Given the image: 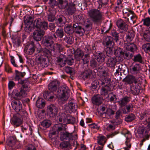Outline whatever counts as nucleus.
<instances>
[{"instance_id": "9b49d317", "label": "nucleus", "mask_w": 150, "mask_h": 150, "mask_svg": "<svg viewBox=\"0 0 150 150\" xmlns=\"http://www.w3.org/2000/svg\"><path fill=\"white\" fill-rule=\"evenodd\" d=\"M44 34L45 31L43 29H38L33 33V37L34 40L38 42L41 40Z\"/></svg>"}, {"instance_id": "09e8293b", "label": "nucleus", "mask_w": 150, "mask_h": 150, "mask_svg": "<svg viewBox=\"0 0 150 150\" xmlns=\"http://www.w3.org/2000/svg\"><path fill=\"white\" fill-rule=\"evenodd\" d=\"M65 70L67 73L71 75H74L75 73L74 69L72 67H65Z\"/></svg>"}, {"instance_id": "e433bc0d", "label": "nucleus", "mask_w": 150, "mask_h": 150, "mask_svg": "<svg viewBox=\"0 0 150 150\" xmlns=\"http://www.w3.org/2000/svg\"><path fill=\"white\" fill-rule=\"evenodd\" d=\"M64 30L66 33L69 35L73 34L74 32L71 24L67 25L64 27Z\"/></svg>"}, {"instance_id": "b1692460", "label": "nucleus", "mask_w": 150, "mask_h": 150, "mask_svg": "<svg viewBox=\"0 0 150 150\" xmlns=\"http://www.w3.org/2000/svg\"><path fill=\"white\" fill-rule=\"evenodd\" d=\"M130 70L132 73L133 74H140L139 72L141 70V68L140 65L138 64H136L134 65H133L130 67Z\"/></svg>"}, {"instance_id": "473e14b6", "label": "nucleus", "mask_w": 150, "mask_h": 150, "mask_svg": "<svg viewBox=\"0 0 150 150\" xmlns=\"http://www.w3.org/2000/svg\"><path fill=\"white\" fill-rule=\"evenodd\" d=\"M116 63V59L115 57L109 58L106 61L107 66L110 67H114Z\"/></svg>"}, {"instance_id": "6e6552de", "label": "nucleus", "mask_w": 150, "mask_h": 150, "mask_svg": "<svg viewBox=\"0 0 150 150\" xmlns=\"http://www.w3.org/2000/svg\"><path fill=\"white\" fill-rule=\"evenodd\" d=\"M33 27L34 28L47 30L48 28L47 22L45 21H42L40 18L36 19L33 24Z\"/></svg>"}, {"instance_id": "f03ea898", "label": "nucleus", "mask_w": 150, "mask_h": 150, "mask_svg": "<svg viewBox=\"0 0 150 150\" xmlns=\"http://www.w3.org/2000/svg\"><path fill=\"white\" fill-rule=\"evenodd\" d=\"M58 3L62 9H65V11L67 15H72L76 11V0L71 1L69 3L66 0H58Z\"/></svg>"}, {"instance_id": "3c124183", "label": "nucleus", "mask_w": 150, "mask_h": 150, "mask_svg": "<svg viewBox=\"0 0 150 150\" xmlns=\"http://www.w3.org/2000/svg\"><path fill=\"white\" fill-rule=\"evenodd\" d=\"M33 18L31 16L28 15H26L24 17V21L25 24H30L33 21Z\"/></svg>"}, {"instance_id": "4c0bfd02", "label": "nucleus", "mask_w": 150, "mask_h": 150, "mask_svg": "<svg viewBox=\"0 0 150 150\" xmlns=\"http://www.w3.org/2000/svg\"><path fill=\"white\" fill-rule=\"evenodd\" d=\"M133 108V105L132 104H129L125 105L122 109L123 113L127 114L132 111Z\"/></svg>"}, {"instance_id": "5701e85b", "label": "nucleus", "mask_w": 150, "mask_h": 150, "mask_svg": "<svg viewBox=\"0 0 150 150\" xmlns=\"http://www.w3.org/2000/svg\"><path fill=\"white\" fill-rule=\"evenodd\" d=\"M94 57L98 63L100 64L103 62L105 58V54L103 53H96Z\"/></svg>"}, {"instance_id": "c756f323", "label": "nucleus", "mask_w": 150, "mask_h": 150, "mask_svg": "<svg viewBox=\"0 0 150 150\" xmlns=\"http://www.w3.org/2000/svg\"><path fill=\"white\" fill-rule=\"evenodd\" d=\"M92 70L89 69H87L83 72L82 77L84 80L90 79L92 74Z\"/></svg>"}, {"instance_id": "0e129e2a", "label": "nucleus", "mask_w": 150, "mask_h": 150, "mask_svg": "<svg viewBox=\"0 0 150 150\" xmlns=\"http://www.w3.org/2000/svg\"><path fill=\"white\" fill-rule=\"evenodd\" d=\"M142 21L143 22L144 25L147 26L150 25V18L147 17L142 20Z\"/></svg>"}, {"instance_id": "7c9ffc66", "label": "nucleus", "mask_w": 150, "mask_h": 150, "mask_svg": "<svg viewBox=\"0 0 150 150\" xmlns=\"http://www.w3.org/2000/svg\"><path fill=\"white\" fill-rule=\"evenodd\" d=\"M99 87L100 88V94L102 96H106L111 91V87L99 86Z\"/></svg>"}, {"instance_id": "1a4fd4ad", "label": "nucleus", "mask_w": 150, "mask_h": 150, "mask_svg": "<svg viewBox=\"0 0 150 150\" xmlns=\"http://www.w3.org/2000/svg\"><path fill=\"white\" fill-rule=\"evenodd\" d=\"M139 119L142 120L141 124L146 125L148 123V133L150 134V116L147 113H143L140 115Z\"/></svg>"}, {"instance_id": "6ab92c4d", "label": "nucleus", "mask_w": 150, "mask_h": 150, "mask_svg": "<svg viewBox=\"0 0 150 150\" xmlns=\"http://www.w3.org/2000/svg\"><path fill=\"white\" fill-rule=\"evenodd\" d=\"M130 91L133 95H137L140 91V86L139 84H133L130 86Z\"/></svg>"}, {"instance_id": "bb28decb", "label": "nucleus", "mask_w": 150, "mask_h": 150, "mask_svg": "<svg viewBox=\"0 0 150 150\" xmlns=\"http://www.w3.org/2000/svg\"><path fill=\"white\" fill-rule=\"evenodd\" d=\"M47 109L49 114L52 115V116H54L57 113V108L54 104H51L48 106Z\"/></svg>"}, {"instance_id": "cd10ccee", "label": "nucleus", "mask_w": 150, "mask_h": 150, "mask_svg": "<svg viewBox=\"0 0 150 150\" xmlns=\"http://www.w3.org/2000/svg\"><path fill=\"white\" fill-rule=\"evenodd\" d=\"M54 93L50 91L45 92L43 94L44 97L47 100L51 101L53 100L54 98Z\"/></svg>"}, {"instance_id": "a19ab883", "label": "nucleus", "mask_w": 150, "mask_h": 150, "mask_svg": "<svg viewBox=\"0 0 150 150\" xmlns=\"http://www.w3.org/2000/svg\"><path fill=\"white\" fill-rule=\"evenodd\" d=\"M92 22L89 20L85 21L83 24L85 29L87 31H90L92 28Z\"/></svg>"}, {"instance_id": "680f3d73", "label": "nucleus", "mask_w": 150, "mask_h": 150, "mask_svg": "<svg viewBox=\"0 0 150 150\" xmlns=\"http://www.w3.org/2000/svg\"><path fill=\"white\" fill-rule=\"evenodd\" d=\"M105 67L103 65L100 66L98 70V72H99L101 75H103L106 74L105 71Z\"/></svg>"}, {"instance_id": "2f4dec72", "label": "nucleus", "mask_w": 150, "mask_h": 150, "mask_svg": "<svg viewBox=\"0 0 150 150\" xmlns=\"http://www.w3.org/2000/svg\"><path fill=\"white\" fill-rule=\"evenodd\" d=\"M84 53L80 49H77L74 52V56L76 59L77 61H79L84 55Z\"/></svg>"}, {"instance_id": "69168bd1", "label": "nucleus", "mask_w": 150, "mask_h": 150, "mask_svg": "<svg viewBox=\"0 0 150 150\" xmlns=\"http://www.w3.org/2000/svg\"><path fill=\"white\" fill-rule=\"evenodd\" d=\"M64 40L68 44H72L74 41V39L72 36H69L66 38Z\"/></svg>"}, {"instance_id": "bf43d9fd", "label": "nucleus", "mask_w": 150, "mask_h": 150, "mask_svg": "<svg viewBox=\"0 0 150 150\" xmlns=\"http://www.w3.org/2000/svg\"><path fill=\"white\" fill-rule=\"evenodd\" d=\"M97 2L99 4L98 8L100 9L103 6L105 5L108 4V0H98Z\"/></svg>"}, {"instance_id": "13d9d810", "label": "nucleus", "mask_w": 150, "mask_h": 150, "mask_svg": "<svg viewBox=\"0 0 150 150\" xmlns=\"http://www.w3.org/2000/svg\"><path fill=\"white\" fill-rule=\"evenodd\" d=\"M90 66L93 68L97 67L99 65L97 62L96 60L93 58L90 61Z\"/></svg>"}, {"instance_id": "7ed1b4c3", "label": "nucleus", "mask_w": 150, "mask_h": 150, "mask_svg": "<svg viewBox=\"0 0 150 150\" xmlns=\"http://www.w3.org/2000/svg\"><path fill=\"white\" fill-rule=\"evenodd\" d=\"M98 9H92L88 12V16L94 23H100L103 19V13Z\"/></svg>"}, {"instance_id": "72a5a7b5", "label": "nucleus", "mask_w": 150, "mask_h": 150, "mask_svg": "<svg viewBox=\"0 0 150 150\" xmlns=\"http://www.w3.org/2000/svg\"><path fill=\"white\" fill-rule=\"evenodd\" d=\"M125 47L127 50L132 52L135 51L137 48L136 45L133 42L127 43Z\"/></svg>"}, {"instance_id": "052dcab7", "label": "nucleus", "mask_w": 150, "mask_h": 150, "mask_svg": "<svg viewBox=\"0 0 150 150\" xmlns=\"http://www.w3.org/2000/svg\"><path fill=\"white\" fill-rule=\"evenodd\" d=\"M99 84L100 83L98 80H94L92 82L91 87L92 89H96Z\"/></svg>"}, {"instance_id": "6e6d98bb", "label": "nucleus", "mask_w": 150, "mask_h": 150, "mask_svg": "<svg viewBox=\"0 0 150 150\" xmlns=\"http://www.w3.org/2000/svg\"><path fill=\"white\" fill-rule=\"evenodd\" d=\"M122 49L119 47H117L114 49V54L116 56L122 55Z\"/></svg>"}, {"instance_id": "4d7b16f0", "label": "nucleus", "mask_w": 150, "mask_h": 150, "mask_svg": "<svg viewBox=\"0 0 150 150\" xmlns=\"http://www.w3.org/2000/svg\"><path fill=\"white\" fill-rule=\"evenodd\" d=\"M142 47L144 51L146 53L150 52V42L146 43L142 45Z\"/></svg>"}, {"instance_id": "393cba45", "label": "nucleus", "mask_w": 150, "mask_h": 150, "mask_svg": "<svg viewBox=\"0 0 150 150\" xmlns=\"http://www.w3.org/2000/svg\"><path fill=\"white\" fill-rule=\"evenodd\" d=\"M65 18L63 16H59L55 20L56 24L58 26H63L66 23Z\"/></svg>"}, {"instance_id": "49530a36", "label": "nucleus", "mask_w": 150, "mask_h": 150, "mask_svg": "<svg viewBox=\"0 0 150 150\" xmlns=\"http://www.w3.org/2000/svg\"><path fill=\"white\" fill-rule=\"evenodd\" d=\"M68 105L70 109L73 111H75L77 109V105L72 101H69Z\"/></svg>"}, {"instance_id": "774afa93", "label": "nucleus", "mask_w": 150, "mask_h": 150, "mask_svg": "<svg viewBox=\"0 0 150 150\" xmlns=\"http://www.w3.org/2000/svg\"><path fill=\"white\" fill-rule=\"evenodd\" d=\"M124 135L126 138L127 140H130V139L132 138L131 134L129 131L127 130V132L124 134Z\"/></svg>"}, {"instance_id": "e2e57ef3", "label": "nucleus", "mask_w": 150, "mask_h": 150, "mask_svg": "<svg viewBox=\"0 0 150 150\" xmlns=\"http://www.w3.org/2000/svg\"><path fill=\"white\" fill-rule=\"evenodd\" d=\"M113 48L107 47L106 48V53L108 56L111 57L113 54L112 50Z\"/></svg>"}, {"instance_id": "f8f14e48", "label": "nucleus", "mask_w": 150, "mask_h": 150, "mask_svg": "<svg viewBox=\"0 0 150 150\" xmlns=\"http://www.w3.org/2000/svg\"><path fill=\"white\" fill-rule=\"evenodd\" d=\"M103 44L106 48H113L114 45V42L111 37L107 36L104 38L103 41Z\"/></svg>"}, {"instance_id": "dca6fc26", "label": "nucleus", "mask_w": 150, "mask_h": 150, "mask_svg": "<svg viewBox=\"0 0 150 150\" xmlns=\"http://www.w3.org/2000/svg\"><path fill=\"white\" fill-rule=\"evenodd\" d=\"M38 53H41L44 55L45 56L46 58H48L51 56V53L50 51L48 49L45 48H42L41 47L39 43L38 44Z\"/></svg>"}, {"instance_id": "20e7f679", "label": "nucleus", "mask_w": 150, "mask_h": 150, "mask_svg": "<svg viewBox=\"0 0 150 150\" xmlns=\"http://www.w3.org/2000/svg\"><path fill=\"white\" fill-rule=\"evenodd\" d=\"M29 88L27 85H23L21 88L20 91H18L16 90H14L12 94L15 99L19 100L22 98L26 97Z\"/></svg>"}, {"instance_id": "412c9836", "label": "nucleus", "mask_w": 150, "mask_h": 150, "mask_svg": "<svg viewBox=\"0 0 150 150\" xmlns=\"http://www.w3.org/2000/svg\"><path fill=\"white\" fill-rule=\"evenodd\" d=\"M11 122L14 126L17 127L20 126L22 124V121L20 117L16 115H14L11 120Z\"/></svg>"}, {"instance_id": "ea45409f", "label": "nucleus", "mask_w": 150, "mask_h": 150, "mask_svg": "<svg viewBox=\"0 0 150 150\" xmlns=\"http://www.w3.org/2000/svg\"><path fill=\"white\" fill-rule=\"evenodd\" d=\"M71 146V144L69 141H63L60 144V147L64 149H69Z\"/></svg>"}, {"instance_id": "9d476101", "label": "nucleus", "mask_w": 150, "mask_h": 150, "mask_svg": "<svg viewBox=\"0 0 150 150\" xmlns=\"http://www.w3.org/2000/svg\"><path fill=\"white\" fill-rule=\"evenodd\" d=\"M144 131V127H140L138 128L137 130V133L136 134V136L137 137H139L137 134L139 135V137L143 138V139L141 141H145L148 140L149 137V135L148 134V132L147 131H145V133H143Z\"/></svg>"}, {"instance_id": "4468645a", "label": "nucleus", "mask_w": 150, "mask_h": 150, "mask_svg": "<svg viewBox=\"0 0 150 150\" xmlns=\"http://www.w3.org/2000/svg\"><path fill=\"white\" fill-rule=\"evenodd\" d=\"M35 51L34 43L33 42L28 43L25 46L24 51L27 54H32Z\"/></svg>"}, {"instance_id": "864d4df0", "label": "nucleus", "mask_w": 150, "mask_h": 150, "mask_svg": "<svg viewBox=\"0 0 150 150\" xmlns=\"http://www.w3.org/2000/svg\"><path fill=\"white\" fill-rule=\"evenodd\" d=\"M119 33L115 30H113L111 31V35L113 36L116 42H117L119 40Z\"/></svg>"}, {"instance_id": "8fccbe9b", "label": "nucleus", "mask_w": 150, "mask_h": 150, "mask_svg": "<svg viewBox=\"0 0 150 150\" xmlns=\"http://www.w3.org/2000/svg\"><path fill=\"white\" fill-rule=\"evenodd\" d=\"M135 117L134 115L131 113L126 116L125 118V120L127 122H130L134 120Z\"/></svg>"}, {"instance_id": "a878e982", "label": "nucleus", "mask_w": 150, "mask_h": 150, "mask_svg": "<svg viewBox=\"0 0 150 150\" xmlns=\"http://www.w3.org/2000/svg\"><path fill=\"white\" fill-rule=\"evenodd\" d=\"M130 100L129 97L126 96L120 99L118 101V104L121 108L123 107L129 102Z\"/></svg>"}, {"instance_id": "aec40b11", "label": "nucleus", "mask_w": 150, "mask_h": 150, "mask_svg": "<svg viewBox=\"0 0 150 150\" xmlns=\"http://www.w3.org/2000/svg\"><path fill=\"white\" fill-rule=\"evenodd\" d=\"M92 100L93 104L99 105L102 103L103 100L100 95H98L93 96L92 98Z\"/></svg>"}, {"instance_id": "f704fd0d", "label": "nucleus", "mask_w": 150, "mask_h": 150, "mask_svg": "<svg viewBox=\"0 0 150 150\" xmlns=\"http://www.w3.org/2000/svg\"><path fill=\"white\" fill-rule=\"evenodd\" d=\"M13 103L14 104L13 107L15 111L18 113L22 109V105L18 100L14 101Z\"/></svg>"}, {"instance_id": "ddd939ff", "label": "nucleus", "mask_w": 150, "mask_h": 150, "mask_svg": "<svg viewBox=\"0 0 150 150\" xmlns=\"http://www.w3.org/2000/svg\"><path fill=\"white\" fill-rule=\"evenodd\" d=\"M53 37L50 35L44 36L42 40V43L46 47L51 46L53 43Z\"/></svg>"}, {"instance_id": "c85d7f7f", "label": "nucleus", "mask_w": 150, "mask_h": 150, "mask_svg": "<svg viewBox=\"0 0 150 150\" xmlns=\"http://www.w3.org/2000/svg\"><path fill=\"white\" fill-rule=\"evenodd\" d=\"M135 36V32L133 30L128 31L126 34L125 39L127 42L132 41Z\"/></svg>"}, {"instance_id": "f3484780", "label": "nucleus", "mask_w": 150, "mask_h": 150, "mask_svg": "<svg viewBox=\"0 0 150 150\" xmlns=\"http://www.w3.org/2000/svg\"><path fill=\"white\" fill-rule=\"evenodd\" d=\"M72 25L74 31L76 33L81 35H83L85 33V29L79 25L78 23H75L73 24Z\"/></svg>"}, {"instance_id": "de8ad7c7", "label": "nucleus", "mask_w": 150, "mask_h": 150, "mask_svg": "<svg viewBox=\"0 0 150 150\" xmlns=\"http://www.w3.org/2000/svg\"><path fill=\"white\" fill-rule=\"evenodd\" d=\"M132 60L135 62H139L142 63L143 62L142 57L140 54H138L134 56Z\"/></svg>"}, {"instance_id": "4be33fe9", "label": "nucleus", "mask_w": 150, "mask_h": 150, "mask_svg": "<svg viewBox=\"0 0 150 150\" xmlns=\"http://www.w3.org/2000/svg\"><path fill=\"white\" fill-rule=\"evenodd\" d=\"M38 61L40 62V66L43 68L47 67L49 64L48 58L42 56L38 58Z\"/></svg>"}, {"instance_id": "c9c22d12", "label": "nucleus", "mask_w": 150, "mask_h": 150, "mask_svg": "<svg viewBox=\"0 0 150 150\" xmlns=\"http://www.w3.org/2000/svg\"><path fill=\"white\" fill-rule=\"evenodd\" d=\"M115 114V111L113 110L112 109L110 108H108L105 112L103 113L102 115L103 117H106L108 118Z\"/></svg>"}, {"instance_id": "79ce46f5", "label": "nucleus", "mask_w": 150, "mask_h": 150, "mask_svg": "<svg viewBox=\"0 0 150 150\" xmlns=\"http://www.w3.org/2000/svg\"><path fill=\"white\" fill-rule=\"evenodd\" d=\"M45 103L44 100L42 98L38 99L37 101L36 105L40 108H42L45 105Z\"/></svg>"}, {"instance_id": "58836bf2", "label": "nucleus", "mask_w": 150, "mask_h": 150, "mask_svg": "<svg viewBox=\"0 0 150 150\" xmlns=\"http://www.w3.org/2000/svg\"><path fill=\"white\" fill-rule=\"evenodd\" d=\"M15 71L16 73L15 80L19 81L22 80L21 78L23 77L25 74V73L19 72L17 70H16Z\"/></svg>"}, {"instance_id": "f257e3e1", "label": "nucleus", "mask_w": 150, "mask_h": 150, "mask_svg": "<svg viewBox=\"0 0 150 150\" xmlns=\"http://www.w3.org/2000/svg\"><path fill=\"white\" fill-rule=\"evenodd\" d=\"M65 125L60 123L55 125L57 128V131L58 134H60V137L62 141L64 140L69 141H75L77 139L78 137L77 134L73 135L72 133H70L67 132L63 131V130L65 128Z\"/></svg>"}, {"instance_id": "39448f33", "label": "nucleus", "mask_w": 150, "mask_h": 150, "mask_svg": "<svg viewBox=\"0 0 150 150\" xmlns=\"http://www.w3.org/2000/svg\"><path fill=\"white\" fill-rule=\"evenodd\" d=\"M69 90L67 86H63L61 87L58 95L59 98V103L61 101V104L67 100L69 96Z\"/></svg>"}, {"instance_id": "2eb2a0df", "label": "nucleus", "mask_w": 150, "mask_h": 150, "mask_svg": "<svg viewBox=\"0 0 150 150\" xmlns=\"http://www.w3.org/2000/svg\"><path fill=\"white\" fill-rule=\"evenodd\" d=\"M100 86L111 87V82L110 79L102 76L100 79Z\"/></svg>"}, {"instance_id": "37998d69", "label": "nucleus", "mask_w": 150, "mask_h": 150, "mask_svg": "<svg viewBox=\"0 0 150 150\" xmlns=\"http://www.w3.org/2000/svg\"><path fill=\"white\" fill-rule=\"evenodd\" d=\"M12 42L15 47H19L21 42L20 38L17 36L13 37L12 39Z\"/></svg>"}, {"instance_id": "338daca9", "label": "nucleus", "mask_w": 150, "mask_h": 150, "mask_svg": "<svg viewBox=\"0 0 150 150\" xmlns=\"http://www.w3.org/2000/svg\"><path fill=\"white\" fill-rule=\"evenodd\" d=\"M74 62V59L73 58L70 57L68 59L66 60L65 62L66 64H67L69 65H72Z\"/></svg>"}, {"instance_id": "c03bdc74", "label": "nucleus", "mask_w": 150, "mask_h": 150, "mask_svg": "<svg viewBox=\"0 0 150 150\" xmlns=\"http://www.w3.org/2000/svg\"><path fill=\"white\" fill-rule=\"evenodd\" d=\"M54 46V48L51 49V50L53 51H56L60 52L63 50V48L62 45L59 44L57 43L55 44Z\"/></svg>"}, {"instance_id": "a211bd4d", "label": "nucleus", "mask_w": 150, "mask_h": 150, "mask_svg": "<svg viewBox=\"0 0 150 150\" xmlns=\"http://www.w3.org/2000/svg\"><path fill=\"white\" fill-rule=\"evenodd\" d=\"M59 86V83L57 81H53L50 83L48 86V90L54 93L56 92Z\"/></svg>"}, {"instance_id": "603ef678", "label": "nucleus", "mask_w": 150, "mask_h": 150, "mask_svg": "<svg viewBox=\"0 0 150 150\" xmlns=\"http://www.w3.org/2000/svg\"><path fill=\"white\" fill-rule=\"evenodd\" d=\"M145 40L147 42H150V32L146 31L142 34Z\"/></svg>"}, {"instance_id": "5fc2aeb1", "label": "nucleus", "mask_w": 150, "mask_h": 150, "mask_svg": "<svg viewBox=\"0 0 150 150\" xmlns=\"http://www.w3.org/2000/svg\"><path fill=\"white\" fill-rule=\"evenodd\" d=\"M51 124V121L49 120H45L42 121L41 123V125L46 128L49 127Z\"/></svg>"}, {"instance_id": "0eeeda50", "label": "nucleus", "mask_w": 150, "mask_h": 150, "mask_svg": "<svg viewBox=\"0 0 150 150\" xmlns=\"http://www.w3.org/2000/svg\"><path fill=\"white\" fill-rule=\"evenodd\" d=\"M142 80V76L141 74L136 75V76L129 75H127L124 79L122 81L126 82L129 84H131L133 83L134 84L137 83L141 82Z\"/></svg>"}, {"instance_id": "a18cd8bd", "label": "nucleus", "mask_w": 150, "mask_h": 150, "mask_svg": "<svg viewBox=\"0 0 150 150\" xmlns=\"http://www.w3.org/2000/svg\"><path fill=\"white\" fill-rule=\"evenodd\" d=\"M55 34L58 37L62 38L64 34L63 29L62 28H58L55 32Z\"/></svg>"}, {"instance_id": "423d86ee", "label": "nucleus", "mask_w": 150, "mask_h": 150, "mask_svg": "<svg viewBox=\"0 0 150 150\" xmlns=\"http://www.w3.org/2000/svg\"><path fill=\"white\" fill-rule=\"evenodd\" d=\"M125 18L126 19L125 21L122 19H120L118 20L116 22V25L120 33H125L128 29L129 25L128 23L129 21V19L126 17H125Z\"/></svg>"}]
</instances>
